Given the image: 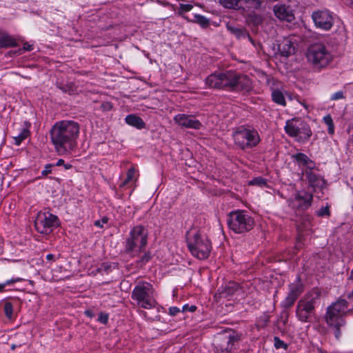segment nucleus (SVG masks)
<instances>
[{
	"label": "nucleus",
	"instance_id": "obj_61",
	"mask_svg": "<svg viewBox=\"0 0 353 353\" xmlns=\"http://www.w3.org/2000/svg\"><path fill=\"white\" fill-rule=\"evenodd\" d=\"M25 126H26V128H24L23 129H28V128L30 126V123L29 122L26 121L25 122Z\"/></svg>",
	"mask_w": 353,
	"mask_h": 353
},
{
	"label": "nucleus",
	"instance_id": "obj_62",
	"mask_svg": "<svg viewBox=\"0 0 353 353\" xmlns=\"http://www.w3.org/2000/svg\"><path fill=\"white\" fill-rule=\"evenodd\" d=\"M20 346H21V345L13 344L11 345V349L14 350L17 347H20Z\"/></svg>",
	"mask_w": 353,
	"mask_h": 353
},
{
	"label": "nucleus",
	"instance_id": "obj_55",
	"mask_svg": "<svg viewBox=\"0 0 353 353\" xmlns=\"http://www.w3.org/2000/svg\"><path fill=\"white\" fill-rule=\"evenodd\" d=\"M64 164V160L62 159H60L57 161V163L54 165L60 166Z\"/></svg>",
	"mask_w": 353,
	"mask_h": 353
},
{
	"label": "nucleus",
	"instance_id": "obj_19",
	"mask_svg": "<svg viewBox=\"0 0 353 353\" xmlns=\"http://www.w3.org/2000/svg\"><path fill=\"white\" fill-rule=\"evenodd\" d=\"M252 90V81L250 79L243 74L236 73L235 90L248 92Z\"/></svg>",
	"mask_w": 353,
	"mask_h": 353
},
{
	"label": "nucleus",
	"instance_id": "obj_31",
	"mask_svg": "<svg viewBox=\"0 0 353 353\" xmlns=\"http://www.w3.org/2000/svg\"><path fill=\"white\" fill-rule=\"evenodd\" d=\"M192 22L199 24L203 28H206L210 25V19L199 14L194 15V19L192 20Z\"/></svg>",
	"mask_w": 353,
	"mask_h": 353
},
{
	"label": "nucleus",
	"instance_id": "obj_18",
	"mask_svg": "<svg viewBox=\"0 0 353 353\" xmlns=\"http://www.w3.org/2000/svg\"><path fill=\"white\" fill-rule=\"evenodd\" d=\"M240 289L239 285L234 281H230L218 289L220 298H228L234 294Z\"/></svg>",
	"mask_w": 353,
	"mask_h": 353
},
{
	"label": "nucleus",
	"instance_id": "obj_43",
	"mask_svg": "<svg viewBox=\"0 0 353 353\" xmlns=\"http://www.w3.org/2000/svg\"><path fill=\"white\" fill-rule=\"evenodd\" d=\"M21 281V279L20 278H16V279H10V280H7L5 283H0V292H3L5 287L6 285H10V284H12V283H17V282H19Z\"/></svg>",
	"mask_w": 353,
	"mask_h": 353
},
{
	"label": "nucleus",
	"instance_id": "obj_14",
	"mask_svg": "<svg viewBox=\"0 0 353 353\" xmlns=\"http://www.w3.org/2000/svg\"><path fill=\"white\" fill-rule=\"evenodd\" d=\"M174 121L183 128L199 130L201 127V123L195 119L192 115L179 114L174 117Z\"/></svg>",
	"mask_w": 353,
	"mask_h": 353
},
{
	"label": "nucleus",
	"instance_id": "obj_25",
	"mask_svg": "<svg viewBox=\"0 0 353 353\" xmlns=\"http://www.w3.org/2000/svg\"><path fill=\"white\" fill-rule=\"evenodd\" d=\"M125 120L128 125L135 127L137 129L141 130L145 127V123L143 120L135 114L128 115Z\"/></svg>",
	"mask_w": 353,
	"mask_h": 353
},
{
	"label": "nucleus",
	"instance_id": "obj_37",
	"mask_svg": "<svg viewBox=\"0 0 353 353\" xmlns=\"http://www.w3.org/2000/svg\"><path fill=\"white\" fill-rule=\"evenodd\" d=\"M250 22L255 26H257L263 23V17L258 14H253L250 16Z\"/></svg>",
	"mask_w": 353,
	"mask_h": 353
},
{
	"label": "nucleus",
	"instance_id": "obj_47",
	"mask_svg": "<svg viewBox=\"0 0 353 353\" xmlns=\"http://www.w3.org/2000/svg\"><path fill=\"white\" fill-rule=\"evenodd\" d=\"M98 321L103 324L107 323V322L108 321V315L106 314L101 313L98 318Z\"/></svg>",
	"mask_w": 353,
	"mask_h": 353
},
{
	"label": "nucleus",
	"instance_id": "obj_52",
	"mask_svg": "<svg viewBox=\"0 0 353 353\" xmlns=\"http://www.w3.org/2000/svg\"><path fill=\"white\" fill-rule=\"evenodd\" d=\"M196 309V307L195 305H191L190 307L188 306V305H185L183 307V311L189 310L190 312H194Z\"/></svg>",
	"mask_w": 353,
	"mask_h": 353
},
{
	"label": "nucleus",
	"instance_id": "obj_44",
	"mask_svg": "<svg viewBox=\"0 0 353 353\" xmlns=\"http://www.w3.org/2000/svg\"><path fill=\"white\" fill-rule=\"evenodd\" d=\"M134 174H135L134 168H130L127 172V177H126L125 180L124 181L123 183L127 184L130 181H132L134 178Z\"/></svg>",
	"mask_w": 353,
	"mask_h": 353
},
{
	"label": "nucleus",
	"instance_id": "obj_49",
	"mask_svg": "<svg viewBox=\"0 0 353 353\" xmlns=\"http://www.w3.org/2000/svg\"><path fill=\"white\" fill-rule=\"evenodd\" d=\"M6 143V134L4 131L0 128V147Z\"/></svg>",
	"mask_w": 353,
	"mask_h": 353
},
{
	"label": "nucleus",
	"instance_id": "obj_26",
	"mask_svg": "<svg viewBox=\"0 0 353 353\" xmlns=\"http://www.w3.org/2000/svg\"><path fill=\"white\" fill-rule=\"evenodd\" d=\"M303 292V285L299 278L295 281V282L289 285V293L293 296L299 298V296Z\"/></svg>",
	"mask_w": 353,
	"mask_h": 353
},
{
	"label": "nucleus",
	"instance_id": "obj_7",
	"mask_svg": "<svg viewBox=\"0 0 353 353\" xmlns=\"http://www.w3.org/2000/svg\"><path fill=\"white\" fill-rule=\"evenodd\" d=\"M148 243V232L142 225L134 227L125 241V251L131 253L136 248L139 252H143Z\"/></svg>",
	"mask_w": 353,
	"mask_h": 353
},
{
	"label": "nucleus",
	"instance_id": "obj_53",
	"mask_svg": "<svg viewBox=\"0 0 353 353\" xmlns=\"http://www.w3.org/2000/svg\"><path fill=\"white\" fill-rule=\"evenodd\" d=\"M33 49L32 48V46L28 43H24L23 45V50H26V51H31Z\"/></svg>",
	"mask_w": 353,
	"mask_h": 353
},
{
	"label": "nucleus",
	"instance_id": "obj_23",
	"mask_svg": "<svg viewBox=\"0 0 353 353\" xmlns=\"http://www.w3.org/2000/svg\"><path fill=\"white\" fill-rule=\"evenodd\" d=\"M205 83L211 88L222 89L221 72H214L209 75L205 79Z\"/></svg>",
	"mask_w": 353,
	"mask_h": 353
},
{
	"label": "nucleus",
	"instance_id": "obj_22",
	"mask_svg": "<svg viewBox=\"0 0 353 353\" xmlns=\"http://www.w3.org/2000/svg\"><path fill=\"white\" fill-rule=\"evenodd\" d=\"M281 54L283 57H288L295 52V48L292 41L288 39L284 40L278 46Z\"/></svg>",
	"mask_w": 353,
	"mask_h": 353
},
{
	"label": "nucleus",
	"instance_id": "obj_24",
	"mask_svg": "<svg viewBox=\"0 0 353 353\" xmlns=\"http://www.w3.org/2000/svg\"><path fill=\"white\" fill-rule=\"evenodd\" d=\"M292 158L295 159L297 163L303 166H306L310 170L314 169L315 167L314 163L308 158V157L303 153H297L292 156Z\"/></svg>",
	"mask_w": 353,
	"mask_h": 353
},
{
	"label": "nucleus",
	"instance_id": "obj_16",
	"mask_svg": "<svg viewBox=\"0 0 353 353\" xmlns=\"http://www.w3.org/2000/svg\"><path fill=\"white\" fill-rule=\"evenodd\" d=\"M221 77L222 89L230 90H235L236 72L232 70H228L224 72H221Z\"/></svg>",
	"mask_w": 353,
	"mask_h": 353
},
{
	"label": "nucleus",
	"instance_id": "obj_38",
	"mask_svg": "<svg viewBox=\"0 0 353 353\" xmlns=\"http://www.w3.org/2000/svg\"><path fill=\"white\" fill-rule=\"evenodd\" d=\"M249 184L263 187L266 185L267 181L266 179L259 176L253 179L252 181H250Z\"/></svg>",
	"mask_w": 353,
	"mask_h": 353
},
{
	"label": "nucleus",
	"instance_id": "obj_28",
	"mask_svg": "<svg viewBox=\"0 0 353 353\" xmlns=\"http://www.w3.org/2000/svg\"><path fill=\"white\" fill-rule=\"evenodd\" d=\"M17 46V42L10 35L4 34L0 37V48H10Z\"/></svg>",
	"mask_w": 353,
	"mask_h": 353
},
{
	"label": "nucleus",
	"instance_id": "obj_21",
	"mask_svg": "<svg viewBox=\"0 0 353 353\" xmlns=\"http://www.w3.org/2000/svg\"><path fill=\"white\" fill-rule=\"evenodd\" d=\"M226 28L228 30H229L232 34L235 35L236 38H248L252 44H254V40L245 28L234 27L230 23H227Z\"/></svg>",
	"mask_w": 353,
	"mask_h": 353
},
{
	"label": "nucleus",
	"instance_id": "obj_51",
	"mask_svg": "<svg viewBox=\"0 0 353 353\" xmlns=\"http://www.w3.org/2000/svg\"><path fill=\"white\" fill-rule=\"evenodd\" d=\"M101 108L103 110L108 111L112 109V105L110 102H105L101 105Z\"/></svg>",
	"mask_w": 353,
	"mask_h": 353
},
{
	"label": "nucleus",
	"instance_id": "obj_15",
	"mask_svg": "<svg viewBox=\"0 0 353 353\" xmlns=\"http://www.w3.org/2000/svg\"><path fill=\"white\" fill-rule=\"evenodd\" d=\"M313 196L307 192H298L294 197L293 204L301 210H307L312 204Z\"/></svg>",
	"mask_w": 353,
	"mask_h": 353
},
{
	"label": "nucleus",
	"instance_id": "obj_9",
	"mask_svg": "<svg viewBox=\"0 0 353 353\" xmlns=\"http://www.w3.org/2000/svg\"><path fill=\"white\" fill-rule=\"evenodd\" d=\"M285 130L289 136L302 143L308 141L312 135L311 128L306 122L295 119L287 121Z\"/></svg>",
	"mask_w": 353,
	"mask_h": 353
},
{
	"label": "nucleus",
	"instance_id": "obj_41",
	"mask_svg": "<svg viewBox=\"0 0 353 353\" xmlns=\"http://www.w3.org/2000/svg\"><path fill=\"white\" fill-rule=\"evenodd\" d=\"M274 346L276 349L284 348L285 350H286L288 348L287 344H285L279 337L275 336L274 338Z\"/></svg>",
	"mask_w": 353,
	"mask_h": 353
},
{
	"label": "nucleus",
	"instance_id": "obj_58",
	"mask_svg": "<svg viewBox=\"0 0 353 353\" xmlns=\"http://www.w3.org/2000/svg\"><path fill=\"white\" fill-rule=\"evenodd\" d=\"M63 165L66 170L70 169L72 167L71 164H68V163H67V164L64 163Z\"/></svg>",
	"mask_w": 353,
	"mask_h": 353
},
{
	"label": "nucleus",
	"instance_id": "obj_57",
	"mask_svg": "<svg viewBox=\"0 0 353 353\" xmlns=\"http://www.w3.org/2000/svg\"><path fill=\"white\" fill-rule=\"evenodd\" d=\"M347 299H349L350 301H353V289H352V292L348 294Z\"/></svg>",
	"mask_w": 353,
	"mask_h": 353
},
{
	"label": "nucleus",
	"instance_id": "obj_34",
	"mask_svg": "<svg viewBox=\"0 0 353 353\" xmlns=\"http://www.w3.org/2000/svg\"><path fill=\"white\" fill-rule=\"evenodd\" d=\"M323 121L328 127V133L330 134H334V125L332 117L330 114L325 116L323 117Z\"/></svg>",
	"mask_w": 353,
	"mask_h": 353
},
{
	"label": "nucleus",
	"instance_id": "obj_35",
	"mask_svg": "<svg viewBox=\"0 0 353 353\" xmlns=\"http://www.w3.org/2000/svg\"><path fill=\"white\" fill-rule=\"evenodd\" d=\"M193 6L192 4L180 3L176 11V14L179 16H183V14H185V12H190Z\"/></svg>",
	"mask_w": 353,
	"mask_h": 353
},
{
	"label": "nucleus",
	"instance_id": "obj_1",
	"mask_svg": "<svg viewBox=\"0 0 353 353\" xmlns=\"http://www.w3.org/2000/svg\"><path fill=\"white\" fill-rule=\"evenodd\" d=\"M79 134V125L74 121L57 122L50 130L51 142L59 154L72 150Z\"/></svg>",
	"mask_w": 353,
	"mask_h": 353
},
{
	"label": "nucleus",
	"instance_id": "obj_17",
	"mask_svg": "<svg viewBox=\"0 0 353 353\" xmlns=\"http://www.w3.org/2000/svg\"><path fill=\"white\" fill-rule=\"evenodd\" d=\"M273 10L274 15L281 20L291 22L294 19L292 10L285 5H276L274 7Z\"/></svg>",
	"mask_w": 353,
	"mask_h": 353
},
{
	"label": "nucleus",
	"instance_id": "obj_5",
	"mask_svg": "<svg viewBox=\"0 0 353 353\" xmlns=\"http://www.w3.org/2000/svg\"><path fill=\"white\" fill-rule=\"evenodd\" d=\"M152 285L145 281H139L132 292L131 297L137 305L144 309H151L155 306L153 298Z\"/></svg>",
	"mask_w": 353,
	"mask_h": 353
},
{
	"label": "nucleus",
	"instance_id": "obj_30",
	"mask_svg": "<svg viewBox=\"0 0 353 353\" xmlns=\"http://www.w3.org/2000/svg\"><path fill=\"white\" fill-rule=\"evenodd\" d=\"M57 86L63 92L68 93L69 94H73L77 92V88L75 85L71 82L65 84L58 83Z\"/></svg>",
	"mask_w": 353,
	"mask_h": 353
},
{
	"label": "nucleus",
	"instance_id": "obj_59",
	"mask_svg": "<svg viewBox=\"0 0 353 353\" xmlns=\"http://www.w3.org/2000/svg\"><path fill=\"white\" fill-rule=\"evenodd\" d=\"M183 19L187 20L188 21L192 22V19H190L188 16L185 15V14H183V16H181Z\"/></svg>",
	"mask_w": 353,
	"mask_h": 353
},
{
	"label": "nucleus",
	"instance_id": "obj_27",
	"mask_svg": "<svg viewBox=\"0 0 353 353\" xmlns=\"http://www.w3.org/2000/svg\"><path fill=\"white\" fill-rule=\"evenodd\" d=\"M241 0H219V3L223 8L230 10H239L242 8L240 6Z\"/></svg>",
	"mask_w": 353,
	"mask_h": 353
},
{
	"label": "nucleus",
	"instance_id": "obj_32",
	"mask_svg": "<svg viewBox=\"0 0 353 353\" xmlns=\"http://www.w3.org/2000/svg\"><path fill=\"white\" fill-rule=\"evenodd\" d=\"M246 5L248 8L254 10L261 9L263 1V0H242Z\"/></svg>",
	"mask_w": 353,
	"mask_h": 353
},
{
	"label": "nucleus",
	"instance_id": "obj_39",
	"mask_svg": "<svg viewBox=\"0 0 353 353\" xmlns=\"http://www.w3.org/2000/svg\"><path fill=\"white\" fill-rule=\"evenodd\" d=\"M4 312L6 316L8 319H12V312H13V307L10 302H6L4 305Z\"/></svg>",
	"mask_w": 353,
	"mask_h": 353
},
{
	"label": "nucleus",
	"instance_id": "obj_13",
	"mask_svg": "<svg viewBox=\"0 0 353 353\" xmlns=\"http://www.w3.org/2000/svg\"><path fill=\"white\" fill-rule=\"evenodd\" d=\"M312 18L316 27L323 30H330L334 23V18L328 10L315 11L312 14Z\"/></svg>",
	"mask_w": 353,
	"mask_h": 353
},
{
	"label": "nucleus",
	"instance_id": "obj_12",
	"mask_svg": "<svg viewBox=\"0 0 353 353\" xmlns=\"http://www.w3.org/2000/svg\"><path fill=\"white\" fill-rule=\"evenodd\" d=\"M59 225L58 217L49 212H39L34 221V227L41 234H48Z\"/></svg>",
	"mask_w": 353,
	"mask_h": 353
},
{
	"label": "nucleus",
	"instance_id": "obj_45",
	"mask_svg": "<svg viewBox=\"0 0 353 353\" xmlns=\"http://www.w3.org/2000/svg\"><path fill=\"white\" fill-rule=\"evenodd\" d=\"M54 166V164H47L45 166L44 170L41 172L42 176H47L48 174L51 173L52 168Z\"/></svg>",
	"mask_w": 353,
	"mask_h": 353
},
{
	"label": "nucleus",
	"instance_id": "obj_60",
	"mask_svg": "<svg viewBox=\"0 0 353 353\" xmlns=\"http://www.w3.org/2000/svg\"><path fill=\"white\" fill-rule=\"evenodd\" d=\"M85 314L87 316H90V317H92V312H91L90 311H89V310L85 311Z\"/></svg>",
	"mask_w": 353,
	"mask_h": 353
},
{
	"label": "nucleus",
	"instance_id": "obj_48",
	"mask_svg": "<svg viewBox=\"0 0 353 353\" xmlns=\"http://www.w3.org/2000/svg\"><path fill=\"white\" fill-rule=\"evenodd\" d=\"M108 219L105 216L103 217L102 219L96 221L94 222V225L102 228L103 223H108Z\"/></svg>",
	"mask_w": 353,
	"mask_h": 353
},
{
	"label": "nucleus",
	"instance_id": "obj_46",
	"mask_svg": "<svg viewBox=\"0 0 353 353\" xmlns=\"http://www.w3.org/2000/svg\"><path fill=\"white\" fill-rule=\"evenodd\" d=\"M344 98V94L343 91H338L333 94L331 97V100H339Z\"/></svg>",
	"mask_w": 353,
	"mask_h": 353
},
{
	"label": "nucleus",
	"instance_id": "obj_42",
	"mask_svg": "<svg viewBox=\"0 0 353 353\" xmlns=\"http://www.w3.org/2000/svg\"><path fill=\"white\" fill-rule=\"evenodd\" d=\"M316 214L319 216H321V217H323V216H330V212L329 206L327 205V206H325V207H321L316 212Z\"/></svg>",
	"mask_w": 353,
	"mask_h": 353
},
{
	"label": "nucleus",
	"instance_id": "obj_29",
	"mask_svg": "<svg viewBox=\"0 0 353 353\" xmlns=\"http://www.w3.org/2000/svg\"><path fill=\"white\" fill-rule=\"evenodd\" d=\"M272 99L276 103L285 106L286 101L283 94L279 90H274L272 92Z\"/></svg>",
	"mask_w": 353,
	"mask_h": 353
},
{
	"label": "nucleus",
	"instance_id": "obj_56",
	"mask_svg": "<svg viewBox=\"0 0 353 353\" xmlns=\"http://www.w3.org/2000/svg\"><path fill=\"white\" fill-rule=\"evenodd\" d=\"M101 268H103L104 270L108 271L110 266L107 263H103Z\"/></svg>",
	"mask_w": 353,
	"mask_h": 353
},
{
	"label": "nucleus",
	"instance_id": "obj_63",
	"mask_svg": "<svg viewBox=\"0 0 353 353\" xmlns=\"http://www.w3.org/2000/svg\"><path fill=\"white\" fill-rule=\"evenodd\" d=\"M297 229H298V230H299V231L302 230V228H301V226H300V225H298V226H297Z\"/></svg>",
	"mask_w": 353,
	"mask_h": 353
},
{
	"label": "nucleus",
	"instance_id": "obj_50",
	"mask_svg": "<svg viewBox=\"0 0 353 353\" xmlns=\"http://www.w3.org/2000/svg\"><path fill=\"white\" fill-rule=\"evenodd\" d=\"M180 312V310L177 307H171L169 309V314L172 316H175Z\"/></svg>",
	"mask_w": 353,
	"mask_h": 353
},
{
	"label": "nucleus",
	"instance_id": "obj_3",
	"mask_svg": "<svg viewBox=\"0 0 353 353\" xmlns=\"http://www.w3.org/2000/svg\"><path fill=\"white\" fill-rule=\"evenodd\" d=\"M320 301V293L314 290L301 298L296 307V315L301 322H311L316 316V307Z\"/></svg>",
	"mask_w": 353,
	"mask_h": 353
},
{
	"label": "nucleus",
	"instance_id": "obj_6",
	"mask_svg": "<svg viewBox=\"0 0 353 353\" xmlns=\"http://www.w3.org/2000/svg\"><path fill=\"white\" fill-rule=\"evenodd\" d=\"M235 144L241 149L245 150L256 146L260 142V137L254 129L241 126L233 134Z\"/></svg>",
	"mask_w": 353,
	"mask_h": 353
},
{
	"label": "nucleus",
	"instance_id": "obj_40",
	"mask_svg": "<svg viewBox=\"0 0 353 353\" xmlns=\"http://www.w3.org/2000/svg\"><path fill=\"white\" fill-rule=\"evenodd\" d=\"M151 259H152V255H151L150 252H146L141 256L140 260L137 261V263L139 264H140L141 266H142L143 265H145L146 263H148Z\"/></svg>",
	"mask_w": 353,
	"mask_h": 353
},
{
	"label": "nucleus",
	"instance_id": "obj_4",
	"mask_svg": "<svg viewBox=\"0 0 353 353\" xmlns=\"http://www.w3.org/2000/svg\"><path fill=\"white\" fill-rule=\"evenodd\" d=\"M227 223L231 230L241 234L251 230L254 221L245 211L235 210L228 215Z\"/></svg>",
	"mask_w": 353,
	"mask_h": 353
},
{
	"label": "nucleus",
	"instance_id": "obj_33",
	"mask_svg": "<svg viewBox=\"0 0 353 353\" xmlns=\"http://www.w3.org/2000/svg\"><path fill=\"white\" fill-rule=\"evenodd\" d=\"M297 299L298 298L288 292L285 299L281 302V307L284 309L290 308L294 304Z\"/></svg>",
	"mask_w": 353,
	"mask_h": 353
},
{
	"label": "nucleus",
	"instance_id": "obj_2",
	"mask_svg": "<svg viewBox=\"0 0 353 353\" xmlns=\"http://www.w3.org/2000/svg\"><path fill=\"white\" fill-rule=\"evenodd\" d=\"M349 305H353V301L339 299L327 308L325 319L327 324L334 329L336 339H339L341 337V327L345 324L343 317L347 312L350 311V310H347Z\"/></svg>",
	"mask_w": 353,
	"mask_h": 353
},
{
	"label": "nucleus",
	"instance_id": "obj_20",
	"mask_svg": "<svg viewBox=\"0 0 353 353\" xmlns=\"http://www.w3.org/2000/svg\"><path fill=\"white\" fill-rule=\"evenodd\" d=\"M310 185L314 189H322L325 185V181L320 175L315 174L311 170L305 172Z\"/></svg>",
	"mask_w": 353,
	"mask_h": 353
},
{
	"label": "nucleus",
	"instance_id": "obj_10",
	"mask_svg": "<svg viewBox=\"0 0 353 353\" xmlns=\"http://www.w3.org/2000/svg\"><path fill=\"white\" fill-rule=\"evenodd\" d=\"M188 247L192 254L199 259L208 258L211 250L210 241L202 237L198 232L188 239Z\"/></svg>",
	"mask_w": 353,
	"mask_h": 353
},
{
	"label": "nucleus",
	"instance_id": "obj_8",
	"mask_svg": "<svg viewBox=\"0 0 353 353\" xmlns=\"http://www.w3.org/2000/svg\"><path fill=\"white\" fill-rule=\"evenodd\" d=\"M306 57L308 61L317 68L325 67L331 61V55L326 47L319 43L308 48Z\"/></svg>",
	"mask_w": 353,
	"mask_h": 353
},
{
	"label": "nucleus",
	"instance_id": "obj_36",
	"mask_svg": "<svg viewBox=\"0 0 353 353\" xmlns=\"http://www.w3.org/2000/svg\"><path fill=\"white\" fill-rule=\"evenodd\" d=\"M29 130L28 129H23L21 133L14 138L15 139V143L17 145H19L22 141H23L25 139L28 137L29 135Z\"/></svg>",
	"mask_w": 353,
	"mask_h": 353
},
{
	"label": "nucleus",
	"instance_id": "obj_64",
	"mask_svg": "<svg viewBox=\"0 0 353 353\" xmlns=\"http://www.w3.org/2000/svg\"><path fill=\"white\" fill-rule=\"evenodd\" d=\"M351 139H352V143H353V134L352 135V138H351Z\"/></svg>",
	"mask_w": 353,
	"mask_h": 353
},
{
	"label": "nucleus",
	"instance_id": "obj_54",
	"mask_svg": "<svg viewBox=\"0 0 353 353\" xmlns=\"http://www.w3.org/2000/svg\"><path fill=\"white\" fill-rule=\"evenodd\" d=\"M46 259L49 261H54L56 260V256L52 254H48L46 256Z\"/></svg>",
	"mask_w": 353,
	"mask_h": 353
},
{
	"label": "nucleus",
	"instance_id": "obj_11",
	"mask_svg": "<svg viewBox=\"0 0 353 353\" xmlns=\"http://www.w3.org/2000/svg\"><path fill=\"white\" fill-rule=\"evenodd\" d=\"M241 336L235 331L219 335L214 343L215 353H230L236 348Z\"/></svg>",
	"mask_w": 353,
	"mask_h": 353
}]
</instances>
